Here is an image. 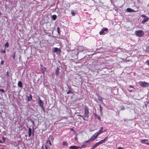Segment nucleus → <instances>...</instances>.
I'll return each mask as SVG.
<instances>
[{
    "mask_svg": "<svg viewBox=\"0 0 149 149\" xmlns=\"http://www.w3.org/2000/svg\"><path fill=\"white\" fill-rule=\"evenodd\" d=\"M89 109L88 107L86 106H84V115L86 118L87 119H88L89 115Z\"/></svg>",
    "mask_w": 149,
    "mask_h": 149,
    "instance_id": "nucleus-1",
    "label": "nucleus"
},
{
    "mask_svg": "<svg viewBox=\"0 0 149 149\" xmlns=\"http://www.w3.org/2000/svg\"><path fill=\"white\" fill-rule=\"evenodd\" d=\"M38 103L41 107L42 110L44 112H45V109L44 106V103L39 97L38 100Z\"/></svg>",
    "mask_w": 149,
    "mask_h": 149,
    "instance_id": "nucleus-2",
    "label": "nucleus"
},
{
    "mask_svg": "<svg viewBox=\"0 0 149 149\" xmlns=\"http://www.w3.org/2000/svg\"><path fill=\"white\" fill-rule=\"evenodd\" d=\"M139 84L141 86L143 87H147L149 86V83L145 81H140Z\"/></svg>",
    "mask_w": 149,
    "mask_h": 149,
    "instance_id": "nucleus-3",
    "label": "nucleus"
},
{
    "mask_svg": "<svg viewBox=\"0 0 149 149\" xmlns=\"http://www.w3.org/2000/svg\"><path fill=\"white\" fill-rule=\"evenodd\" d=\"M136 36L139 37H141L144 34V33L142 30L136 31H135Z\"/></svg>",
    "mask_w": 149,
    "mask_h": 149,
    "instance_id": "nucleus-4",
    "label": "nucleus"
},
{
    "mask_svg": "<svg viewBox=\"0 0 149 149\" xmlns=\"http://www.w3.org/2000/svg\"><path fill=\"white\" fill-rule=\"evenodd\" d=\"M141 16V17L144 18V19L141 22L143 24L147 22L149 20V18L145 15H142Z\"/></svg>",
    "mask_w": 149,
    "mask_h": 149,
    "instance_id": "nucleus-5",
    "label": "nucleus"
},
{
    "mask_svg": "<svg viewBox=\"0 0 149 149\" xmlns=\"http://www.w3.org/2000/svg\"><path fill=\"white\" fill-rule=\"evenodd\" d=\"M98 135L96 133H95L93 135L90 139L91 141H93L96 139Z\"/></svg>",
    "mask_w": 149,
    "mask_h": 149,
    "instance_id": "nucleus-6",
    "label": "nucleus"
},
{
    "mask_svg": "<svg viewBox=\"0 0 149 149\" xmlns=\"http://www.w3.org/2000/svg\"><path fill=\"white\" fill-rule=\"evenodd\" d=\"M34 129H33L32 132V130L31 128H29L28 129V135L29 137H30L31 136L32 133L33 135V136L34 135Z\"/></svg>",
    "mask_w": 149,
    "mask_h": 149,
    "instance_id": "nucleus-7",
    "label": "nucleus"
},
{
    "mask_svg": "<svg viewBox=\"0 0 149 149\" xmlns=\"http://www.w3.org/2000/svg\"><path fill=\"white\" fill-rule=\"evenodd\" d=\"M108 29L107 28H103L102 29L101 31H100L99 33L100 35H102L104 33V31H108Z\"/></svg>",
    "mask_w": 149,
    "mask_h": 149,
    "instance_id": "nucleus-8",
    "label": "nucleus"
},
{
    "mask_svg": "<svg viewBox=\"0 0 149 149\" xmlns=\"http://www.w3.org/2000/svg\"><path fill=\"white\" fill-rule=\"evenodd\" d=\"M148 140V139H141L140 140V142L142 143L145 144L146 145H149V143H146L145 142V141H146Z\"/></svg>",
    "mask_w": 149,
    "mask_h": 149,
    "instance_id": "nucleus-9",
    "label": "nucleus"
},
{
    "mask_svg": "<svg viewBox=\"0 0 149 149\" xmlns=\"http://www.w3.org/2000/svg\"><path fill=\"white\" fill-rule=\"evenodd\" d=\"M126 11L128 12H134L137 11H135L133 9H132L130 8H127L126 10Z\"/></svg>",
    "mask_w": 149,
    "mask_h": 149,
    "instance_id": "nucleus-10",
    "label": "nucleus"
},
{
    "mask_svg": "<svg viewBox=\"0 0 149 149\" xmlns=\"http://www.w3.org/2000/svg\"><path fill=\"white\" fill-rule=\"evenodd\" d=\"M41 70L42 73H44L46 71V68L44 67H43L42 65H41Z\"/></svg>",
    "mask_w": 149,
    "mask_h": 149,
    "instance_id": "nucleus-11",
    "label": "nucleus"
},
{
    "mask_svg": "<svg viewBox=\"0 0 149 149\" xmlns=\"http://www.w3.org/2000/svg\"><path fill=\"white\" fill-rule=\"evenodd\" d=\"M103 129V127H101L100 128V130H99V131H98L96 133L98 135L101 134V133H103V132H102V130Z\"/></svg>",
    "mask_w": 149,
    "mask_h": 149,
    "instance_id": "nucleus-12",
    "label": "nucleus"
},
{
    "mask_svg": "<svg viewBox=\"0 0 149 149\" xmlns=\"http://www.w3.org/2000/svg\"><path fill=\"white\" fill-rule=\"evenodd\" d=\"M79 148V146H72L69 147L70 149H78Z\"/></svg>",
    "mask_w": 149,
    "mask_h": 149,
    "instance_id": "nucleus-13",
    "label": "nucleus"
},
{
    "mask_svg": "<svg viewBox=\"0 0 149 149\" xmlns=\"http://www.w3.org/2000/svg\"><path fill=\"white\" fill-rule=\"evenodd\" d=\"M59 69L58 68H57L55 70V73L57 77L58 76L59 73Z\"/></svg>",
    "mask_w": 149,
    "mask_h": 149,
    "instance_id": "nucleus-14",
    "label": "nucleus"
},
{
    "mask_svg": "<svg viewBox=\"0 0 149 149\" xmlns=\"http://www.w3.org/2000/svg\"><path fill=\"white\" fill-rule=\"evenodd\" d=\"M99 145L98 142L96 143L94 145L92 146L91 148L90 149H94L95 148L97 147Z\"/></svg>",
    "mask_w": 149,
    "mask_h": 149,
    "instance_id": "nucleus-15",
    "label": "nucleus"
},
{
    "mask_svg": "<svg viewBox=\"0 0 149 149\" xmlns=\"http://www.w3.org/2000/svg\"><path fill=\"white\" fill-rule=\"evenodd\" d=\"M18 86L19 88H22V84L21 81H19L17 83Z\"/></svg>",
    "mask_w": 149,
    "mask_h": 149,
    "instance_id": "nucleus-16",
    "label": "nucleus"
},
{
    "mask_svg": "<svg viewBox=\"0 0 149 149\" xmlns=\"http://www.w3.org/2000/svg\"><path fill=\"white\" fill-rule=\"evenodd\" d=\"M27 98L28 101H30L31 100H32V95L31 94H30L29 96H27Z\"/></svg>",
    "mask_w": 149,
    "mask_h": 149,
    "instance_id": "nucleus-17",
    "label": "nucleus"
},
{
    "mask_svg": "<svg viewBox=\"0 0 149 149\" xmlns=\"http://www.w3.org/2000/svg\"><path fill=\"white\" fill-rule=\"evenodd\" d=\"M100 110V114L102 115V113L103 108L100 104H99Z\"/></svg>",
    "mask_w": 149,
    "mask_h": 149,
    "instance_id": "nucleus-18",
    "label": "nucleus"
},
{
    "mask_svg": "<svg viewBox=\"0 0 149 149\" xmlns=\"http://www.w3.org/2000/svg\"><path fill=\"white\" fill-rule=\"evenodd\" d=\"M2 139L3 141H1V140H0V143H4L5 141L6 138L3 136L2 137Z\"/></svg>",
    "mask_w": 149,
    "mask_h": 149,
    "instance_id": "nucleus-19",
    "label": "nucleus"
},
{
    "mask_svg": "<svg viewBox=\"0 0 149 149\" xmlns=\"http://www.w3.org/2000/svg\"><path fill=\"white\" fill-rule=\"evenodd\" d=\"M78 116L81 117L84 120H88V119H85V116H84V115H83V116H82L81 115L79 114L78 115Z\"/></svg>",
    "mask_w": 149,
    "mask_h": 149,
    "instance_id": "nucleus-20",
    "label": "nucleus"
},
{
    "mask_svg": "<svg viewBox=\"0 0 149 149\" xmlns=\"http://www.w3.org/2000/svg\"><path fill=\"white\" fill-rule=\"evenodd\" d=\"M52 18L53 20H55L56 19L57 16L56 15H54L52 16Z\"/></svg>",
    "mask_w": 149,
    "mask_h": 149,
    "instance_id": "nucleus-21",
    "label": "nucleus"
},
{
    "mask_svg": "<svg viewBox=\"0 0 149 149\" xmlns=\"http://www.w3.org/2000/svg\"><path fill=\"white\" fill-rule=\"evenodd\" d=\"M100 145V144H101L102 143H104L105 142L103 140V139L101 140L99 142H97Z\"/></svg>",
    "mask_w": 149,
    "mask_h": 149,
    "instance_id": "nucleus-22",
    "label": "nucleus"
},
{
    "mask_svg": "<svg viewBox=\"0 0 149 149\" xmlns=\"http://www.w3.org/2000/svg\"><path fill=\"white\" fill-rule=\"evenodd\" d=\"M63 146H67L68 145V143L67 141H63Z\"/></svg>",
    "mask_w": 149,
    "mask_h": 149,
    "instance_id": "nucleus-23",
    "label": "nucleus"
},
{
    "mask_svg": "<svg viewBox=\"0 0 149 149\" xmlns=\"http://www.w3.org/2000/svg\"><path fill=\"white\" fill-rule=\"evenodd\" d=\"M95 118H97L99 120H101V118L99 116L97 115L96 114H95Z\"/></svg>",
    "mask_w": 149,
    "mask_h": 149,
    "instance_id": "nucleus-24",
    "label": "nucleus"
},
{
    "mask_svg": "<svg viewBox=\"0 0 149 149\" xmlns=\"http://www.w3.org/2000/svg\"><path fill=\"white\" fill-rule=\"evenodd\" d=\"M91 141V140H90V139L88 140L87 141H85L84 142V143H88V144H89L90 143V141Z\"/></svg>",
    "mask_w": 149,
    "mask_h": 149,
    "instance_id": "nucleus-25",
    "label": "nucleus"
},
{
    "mask_svg": "<svg viewBox=\"0 0 149 149\" xmlns=\"http://www.w3.org/2000/svg\"><path fill=\"white\" fill-rule=\"evenodd\" d=\"M57 32L59 34H60V29L59 27H58L57 28Z\"/></svg>",
    "mask_w": 149,
    "mask_h": 149,
    "instance_id": "nucleus-26",
    "label": "nucleus"
},
{
    "mask_svg": "<svg viewBox=\"0 0 149 149\" xmlns=\"http://www.w3.org/2000/svg\"><path fill=\"white\" fill-rule=\"evenodd\" d=\"M5 47H8L9 46L8 43L7 42H6L5 44Z\"/></svg>",
    "mask_w": 149,
    "mask_h": 149,
    "instance_id": "nucleus-27",
    "label": "nucleus"
},
{
    "mask_svg": "<svg viewBox=\"0 0 149 149\" xmlns=\"http://www.w3.org/2000/svg\"><path fill=\"white\" fill-rule=\"evenodd\" d=\"M58 49L56 47L54 48V52H56L58 51Z\"/></svg>",
    "mask_w": 149,
    "mask_h": 149,
    "instance_id": "nucleus-28",
    "label": "nucleus"
},
{
    "mask_svg": "<svg viewBox=\"0 0 149 149\" xmlns=\"http://www.w3.org/2000/svg\"><path fill=\"white\" fill-rule=\"evenodd\" d=\"M45 149H47V148L48 149H50V147L48 145H46L45 146Z\"/></svg>",
    "mask_w": 149,
    "mask_h": 149,
    "instance_id": "nucleus-29",
    "label": "nucleus"
},
{
    "mask_svg": "<svg viewBox=\"0 0 149 149\" xmlns=\"http://www.w3.org/2000/svg\"><path fill=\"white\" fill-rule=\"evenodd\" d=\"M109 138L108 136H107L105 137V138L103 139V140L105 142L107 140V139Z\"/></svg>",
    "mask_w": 149,
    "mask_h": 149,
    "instance_id": "nucleus-30",
    "label": "nucleus"
},
{
    "mask_svg": "<svg viewBox=\"0 0 149 149\" xmlns=\"http://www.w3.org/2000/svg\"><path fill=\"white\" fill-rule=\"evenodd\" d=\"M12 57L14 59H15V52H13V54L12 55Z\"/></svg>",
    "mask_w": 149,
    "mask_h": 149,
    "instance_id": "nucleus-31",
    "label": "nucleus"
},
{
    "mask_svg": "<svg viewBox=\"0 0 149 149\" xmlns=\"http://www.w3.org/2000/svg\"><path fill=\"white\" fill-rule=\"evenodd\" d=\"M98 99L99 101H103L102 98L101 97H99Z\"/></svg>",
    "mask_w": 149,
    "mask_h": 149,
    "instance_id": "nucleus-32",
    "label": "nucleus"
},
{
    "mask_svg": "<svg viewBox=\"0 0 149 149\" xmlns=\"http://www.w3.org/2000/svg\"><path fill=\"white\" fill-rule=\"evenodd\" d=\"M146 63L149 67V60H147L146 61Z\"/></svg>",
    "mask_w": 149,
    "mask_h": 149,
    "instance_id": "nucleus-33",
    "label": "nucleus"
},
{
    "mask_svg": "<svg viewBox=\"0 0 149 149\" xmlns=\"http://www.w3.org/2000/svg\"><path fill=\"white\" fill-rule=\"evenodd\" d=\"M121 110H124L125 109L124 107L123 106H122L121 107Z\"/></svg>",
    "mask_w": 149,
    "mask_h": 149,
    "instance_id": "nucleus-34",
    "label": "nucleus"
},
{
    "mask_svg": "<svg viewBox=\"0 0 149 149\" xmlns=\"http://www.w3.org/2000/svg\"><path fill=\"white\" fill-rule=\"evenodd\" d=\"M2 92L3 93L4 92V90L3 89H0V92Z\"/></svg>",
    "mask_w": 149,
    "mask_h": 149,
    "instance_id": "nucleus-35",
    "label": "nucleus"
},
{
    "mask_svg": "<svg viewBox=\"0 0 149 149\" xmlns=\"http://www.w3.org/2000/svg\"><path fill=\"white\" fill-rule=\"evenodd\" d=\"M6 75L7 77H9V76L8 71H7V72H6Z\"/></svg>",
    "mask_w": 149,
    "mask_h": 149,
    "instance_id": "nucleus-36",
    "label": "nucleus"
},
{
    "mask_svg": "<svg viewBox=\"0 0 149 149\" xmlns=\"http://www.w3.org/2000/svg\"><path fill=\"white\" fill-rule=\"evenodd\" d=\"M72 92V91L71 90H69V91H68L67 92V94H70V93H71Z\"/></svg>",
    "mask_w": 149,
    "mask_h": 149,
    "instance_id": "nucleus-37",
    "label": "nucleus"
},
{
    "mask_svg": "<svg viewBox=\"0 0 149 149\" xmlns=\"http://www.w3.org/2000/svg\"><path fill=\"white\" fill-rule=\"evenodd\" d=\"M71 13L73 16H74L75 13H74V11H72Z\"/></svg>",
    "mask_w": 149,
    "mask_h": 149,
    "instance_id": "nucleus-38",
    "label": "nucleus"
},
{
    "mask_svg": "<svg viewBox=\"0 0 149 149\" xmlns=\"http://www.w3.org/2000/svg\"><path fill=\"white\" fill-rule=\"evenodd\" d=\"M49 142V145L50 146H51L52 145V143H51V141H50V140H48L47 141V142Z\"/></svg>",
    "mask_w": 149,
    "mask_h": 149,
    "instance_id": "nucleus-39",
    "label": "nucleus"
},
{
    "mask_svg": "<svg viewBox=\"0 0 149 149\" xmlns=\"http://www.w3.org/2000/svg\"><path fill=\"white\" fill-rule=\"evenodd\" d=\"M85 143H84V144L82 145L83 146V147H84V148L86 147L87 145L85 144Z\"/></svg>",
    "mask_w": 149,
    "mask_h": 149,
    "instance_id": "nucleus-40",
    "label": "nucleus"
},
{
    "mask_svg": "<svg viewBox=\"0 0 149 149\" xmlns=\"http://www.w3.org/2000/svg\"><path fill=\"white\" fill-rule=\"evenodd\" d=\"M1 52L3 53H5L6 52V51L4 49L3 51H2L1 50Z\"/></svg>",
    "mask_w": 149,
    "mask_h": 149,
    "instance_id": "nucleus-41",
    "label": "nucleus"
},
{
    "mask_svg": "<svg viewBox=\"0 0 149 149\" xmlns=\"http://www.w3.org/2000/svg\"><path fill=\"white\" fill-rule=\"evenodd\" d=\"M4 63V61L3 60H2L1 62V65H2Z\"/></svg>",
    "mask_w": 149,
    "mask_h": 149,
    "instance_id": "nucleus-42",
    "label": "nucleus"
},
{
    "mask_svg": "<svg viewBox=\"0 0 149 149\" xmlns=\"http://www.w3.org/2000/svg\"><path fill=\"white\" fill-rule=\"evenodd\" d=\"M129 87L130 88H134V87H133V86H132V85H129Z\"/></svg>",
    "mask_w": 149,
    "mask_h": 149,
    "instance_id": "nucleus-43",
    "label": "nucleus"
},
{
    "mask_svg": "<svg viewBox=\"0 0 149 149\" xmlns=\"http://www.w3.org/2000/svg\"><path fill=\"white\" fill-rule=\"evenodd\" d=\"M118 149H123V148L121 147H119L118 148Z\"/></svg>",
    "mask_w": 149,
    "mask_h": 149,
    "instance_id": "nucleus-44",
    "label": "nucleus"
},
{
    "mask_svg": "<svg viewBox=\"0 0 149 149\" xmlns=\"http://www.w3.org/2000/svg\"><path fill=\"white\" fill-rule=\"evenodd\" d=\"M128 91L130 92H131L133 91L132 90H128Z\"/></svg>",
    "mask_w": 149,
    "mask_h": 149,
    "instance_id": "nucleus-45",
    "label": "nucleus"
},
{
    "mask_svg": "<svg viewBox=\"0 0 149 149\" xmlns=\"http://www.w3.org/2000/svg\"><path fill=\"white\" fill-rule=\"evenodd\" d=\"M106 131H107V130H104L102 131V132H103V133L106 132Z\"/></svg>",
    "mask_w": 149,
    "mask_h": 149,
    "instance_id": "nucleus-46",
    "label": "nucleus"
},
{
    "mask_svg": "<svg viewBox=\"0 0 149 149\" xmlns=\"http://www.w3.org/2000/svg\"><path fill=\"white\" fill-rule=\"evenodd\" d=\"M123 120L125 121H127V119H124Z\"/></svg>",
    "mask_w": 149,
    "mask_h": 149,
    "instance_id": "nucleus-47",
    "label": "nucleus"
},
{
    "mask_svg": "<svg viewBox=\"0 0 149 149\" xmlns=\"http://www.w3.org/2000/svg\"><path fill=\"white\" fill-rule=\"evenodd\" d=\"M84 148V147H83V146H81V147H80V146H79V148H80V149H81V148Z\"/></svg>",
    "mask_w": 149,
    "mask_h": 149,
    "instance_id": "nucleus-48",
    "label": "nucleus"
},
{
    "mask_svg": "<svg viewBox=\"0 0 149 149\" xmlns=\"http://www.w3.org/2000/svg\"><path fill=\"white\" fill-rule=\"evenodd\" d=\"M31 122H32V123L34 125V121H33V120H32L31 121Z\"/></svg>",
    "mask_w": 149,
    "mask_h": 149,
    "instance_id": "nucleus-49",
    "label": "nucleus"
},
{
    "mask_svg": "<svg viewBox=\"0 0 149 149\" xmlns=\"http://www.w3.org/2000/svg\"><path fill=\"white\" fill-rule=\"evenodd\" d=\"M42 149H43V145H42Z\"/></svg>",
    "mask_w": 149,
    "mask_h": 149,
    "instance_id": "nucleus-50",
    "label": "nucleus"
},
{
    "mask_svg": "<svg viewBox=\"0 0 149 149\" xmlns=\"http://www.w3.org/2000/svg\"><path fill=\"white\" fill-rule=\"evenodd\" d=\"M1 149H5L4 148H1Z\"/></svg>",
    "mask_w": 149,
    "mask_h": 149,
    "instance_id": "nucleus-51",
    "label": "nucleus"
},
{
    "mask_svg": "<svg viewBox=\"0 0 149 149\" xmlns=\"http://www.w3.org/2000/svg\"><path fill=\"white\" fill-rule=\"evenodd\" d=\"M138 0V1H139V0Z\"/></svg>",
    "mask_w": 149,
    "mask_h": 149,
    "instance_id": "nucleus-52",
    "label": "nucleus"
},
{
    "mask_svg": "<svg viewBox=\"0 0 149 149\" xmlns=\"http://www.w3.org/2000/svg\"><path fill=\"white\" fill-rule=\"evenodd\" d=\"M148 41H149V39L148 40Z\"/></svg>",
    "mask_w": 149,
    "mask_h": 149,
    "instance_id": "nucleus-53",
    "label": "nucleus"
}]
</instances>
